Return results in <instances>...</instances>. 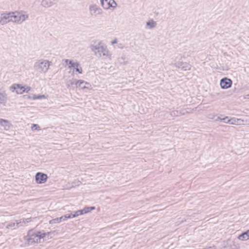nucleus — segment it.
<instances>
[{
    "instance_id": "obj_1",
    "label": "nucleus",
    "mask_w": 249,
    "mask_h": 249,
    "mask_svg": "<svg viewBox=\"0 0 249 249\" xmlns=\"http://www.w3.org/2000/svg\"><path fill=\"white\" fill-rule=\"evenodd\" d=\"M11 90L13 92H16L17 94H23L24 92H28L30 90V88L29 87H24L20 84H14L11 88Z\"/></svg>"
},
{
    "instance_id": "obj_2",
    "label": "nucleus",
    "mask_w": 249,
    "mask_h": 249,
    "mask_svg": "<svg viewBox=\"0 0 249 249\" xmlns=\"http://www.w3.org/2000/svg\"><path fill=\"white\" fill-rule=\"evenodd\" d=\"M103 7L105 9H108L110 7L114 8L117 4L114 0H100Z\"/></svg>"
},
{
    "instance_id": "obj_3",
    "label": "nucleus",
    "mask_w": 249,
    "mask_h": 249,
    "mask_svg": "<svg viewBox=\"0 0 249 249\" xmlns=\"http://www.w3.org/2000/svg\"><path fill=\"white\" fill-rule=\"evenodd\" d=\"M47 178V175L42 173H37L36 175V182L39 184L45 183L46 181Z\"/></svg>"
},
{
    "instance_id": "obj_4",
    "label": "nucleus",
    "mask_w": 249,
    "mask_h": 249,
    "mask_svg": "<svg viewBox=\"0 0 249 249\" xmlns=\"http://www.w3.org/2000/svg\"><path fill=\"white\" fill-rule=\"evenodd\" d=\"M232 83V82L230 79L224 78L220 81V86L222 89H226L230 88Z\"/></svg>"
},
{
    "instance_id": "obj_5",
    "label": "nucleus",
    "mask_w": 249,
    "mask_h": 249,
    "mask_svg": "<svg viewBox=\"0 0 249 249\" xmlns=\"http://www.w3.org/2000/svg\"><path fill=\"white\" fill-rule=\"evenodd\" d=\"M89 11L90 14L95 16L100 15L102 13V10L96 5H93L90 6Z\"/></svg>"
},
{
    "instance_id": "obj_6",
    "label": "nucleus",
    "mask_w": 249,
    "mask_h": 249,
    "mask_svg": "<svg viewBox=\"0 0 249 249\" xmlns=\"http://www.w3.org/2000/svg\"><path fill=\"white\" fill-rule=\"evenodd\" d=\"M50 65V62L47 60H44L39 64V68L42 71H46Z\"/></svg>"
},
{
    "instance_id": "obj_7",
    "label": "nucleus",
    "mask_w": 249,
    "mask_h": 249,
    "mask_svg": "<svg viewBox=\"0 0 249 249\" xmlns=\"http://www.w3.org/2000/svg\"><path fill=\"white\" fill-rule=\"evenodd\" d=\"M14 14H17L18 16H27L26 14V13L23 11H16L15 12H4L1 14V16H12Z\"/></svg>"
},
{
    "instance_id": "obj_8",
    "label": "nucleus",
    "mask_w": 249,
    "mask_h": 249,
    "mask_svg": "<svg viewBox=\"0 0 249 249\" xmlns=\"http://www.w3.org/2000/svg\"><path fill=\"white\" fill-rule=\"evenodd\" d=\"M71 214H67L66 215L62 216L60 217L56 218L54 219H53L50 221V223H59L62 221H65L67 219L71 218Z\"/></svg>"
},
{
    "instance_id": "obj_9",
    "label": "nucleus",
    "mask_w": 249,
    "mask_h": 249,
    "mask_svg": "<svg viewBox=\"0 0 249 249\" xmlns=\"http://www.w3.org/2000/svg\"><path fill=\"white\" fill-rule=\"evenodd\" d=\"M238 239L241 241H246L249 239V230L243 232L238 236Z\"/></svg>"
},
{
    "instance_id": "obj_10",
    "label": "nucleus",
    "mask_w": 249,
    "mask_h": 249,
    "mask_svg": "<svg viewBox=\"0 0 249 249\" xmlns=\"http://www.w3.org/2000/svg\"><path fill=\"white\" fill-rule=\"evenodd\" d=\"M41 5L45 7H48L51 6L53 4L49 0H42L41 1Z\"/></svg>"
},
{
    "instance_id": "obj_11",
    "label": "nucleus",
    "mask_w": 249,
    "mask_h": 249,
    "mask_svg": "<svg viewBox=\"0 0 249 249\" xmlns=\"http://www.w3.org/2000/svg\"><path fill=\"white\" fill-rule=\"evenodd\" d=\"M65 62L70 64L69 68L71 67H78L79 66V64L77 63H73L71 61H69L68 59L65 60Z\"/></svg>"
},
{
    "instance_id": "obj_12",
    "label": "nucleus",
    "mask_w": 249,
    "mask_h": 249,
    "mask_svg": "<svg viewBox=\"0 0 249 249\" xmlns=\"http://www.w3.org/2000/svg\"><path fill=\"white\" fill-rule=\"evenodd\" d=\"M95 209V208L94 207H86L84 209H83V210H82L83 214L84 213H88L90 212V211L94 210Z\"/></svg>"
},
{
    "instance_id": "obj_13",
    "label": "nucleus",
    "mask_w": 249,
    "mask_h": 249,
    "mask_svg": "<svg viewBox=\"0 0 249 249\" xmlns=\"http://www.w3.org/2000/svg\"><path fill=\"white\" fill-rule=\"evenodd\" d=\"M46 235L45 233H41L40 231H38L37 233L33 235L34 237H38L39 239L44 238Z\"/></svg>"
},
{
    "instance_id": "obj_14",
    "label": "nucleus",
    "mask_w": 249,
    "mask_h": 249,
    "mask_svg": "<svg viewBox=\"0 0 249 249\" xmlns=\"http://www.w3.org/2000/svg\"><path fill=\"white\" fill-rule=\"evenodd\" d=\"M83 214V213H82V210H78V211H77L76 212H74V214L71 215V218H73V217H75L76 216H78L79 215H82Z\"/></svg>"
},
{
    "instance_id": "obj_15",
    "label": "nucleus",
    "mask_w": 249,
    "mask_h": 249,
    "mask_svg": "<svg viewBox=\"0 0 249 249\" xmlns=\"http://www.w3.org/2000/svg\"><path fill=\"white\" fill-rule=\"evenodd\" d=\"M85 82L84 81H82V80H78L76 83V85L77 86V87H81V88H84L85 87H81V85L83 83H84ZM85 84H89L87 82H85Z\"/></svg>"
},
{
    "instance_id": "obj_16",
    "label": "nucleus",
    "mask_w": 249,
    "mask_h": 249,
    "mask_svg": "<svg viewBox=\"0 0 249 249\" xmlns=\"http://www.w3.org/2000/svg\"><path fill=\"white\" fill-rule=\"evenodd\" d=\"M148 26H149L150 28L154 27L155 26V22L152 20L149 21L147 23Z\"/></svg>"
},
{
    "instance_id": "obj_17",
    "label": "nucleus",
    "mask_w": 249,
    "mask_h": 249,
    "mask_svg": "<svg viewBox=\"0 0 249 249\" xmlns=\"http://www.w3.org/2000/svg\"><path fill=\"white\" fill-rule=\"evenodd\" d=\"M43 98H45V96L43 95H38V96H36V95H35L33 97V99L34 100H36V99H43Z\"/></svg>"
},
{
    "instance_id": "obj_18",
    "label": "nucleus",
    "mask_w": 249,
    "mask_h": 249,
    "mask_svg": "<svg viewBox=\"0 0 249 249\" xmlns=\"http://www.w3.org/2000/svg\"><path fill=\"white\" fill-rule=\"evenodd\" d=\"M31 128L33 130H39L40 129V127L37 124H33L32 125Z\"/></svg>"
},
{
    "instance_id": "obj_19",
    "label": "nucleus",
    "mask_w": 249,
    "mask_h": 249,
    "mask_svg": "<svg viewBox=\"0 0 249 249\" xmlns=\"http://www.w3.org/2000/svg\"><path fill=\"white\" fill-rule=\"evenodd\" d=\"M75 68H76V71H77L79 73H82V69L81 68H78V67H75Z\"/></svg>"
},
{
    "instance_id": "obj_20",
    "label": "nucleus",
    "mask_w": 249,
    "mask_h": 249,
    "mask_svg": "<svg viewBox=\"0 0 249 249\" xmlns=\"http://www.w3.org/2000/svg\"><path fill=\"white\" fill-rule=\"evenodd\" d=\"M229 122L231 124H236V120L235 119H231L229 120Z\"/></svg>"
},
{
    "instance_id": "obj_21",
    "label": "nucleus",
    "mask_w": 249,
    "mask_h": 249,
    "mask_svg": "<svg viewBox=\"0 0 249 249\" xmlns=\"http://www.w3.org/2000/svg\"><path fill=\"white\" fill-rule=\"evenodd\" d=\"M2 122L6 123L7 121L4 120H3V119H0V123H2Z\"/></svg>"
},
{
    "instance_id": "obj_22",
    "label": "nucleus",
    "mask_w": 249,
    "mask_h": 249,
    "mask_svg": "<svg viewBox=\"0 0 249 249\" xmlns=\"http://www.w3.org/2000/svg\"><path fill=\"white\" fill-rule=\"evenodd\" d=\"M117 40H116H116H114V41H113L112 42V44H115V43H117Z\"/></svg>"
}]
</instances>
